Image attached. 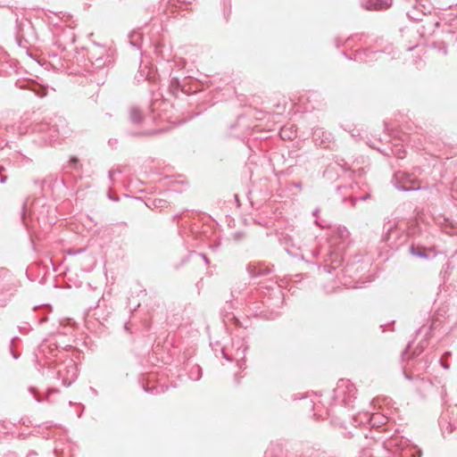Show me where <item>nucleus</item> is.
Segmentation results:
<instances>
[{"mask_svg": "<svg viewBox=\"0 0 457 457\" xmlns=\"http://www.w3.org/2000/svg\"><path fill=\"white\" fill-rule=\"evenodd\" d=\"M286 133V130L285 129H282L280 134H281V137L284 138V134Z\"/></svg>", "mask_w": 457, "mask_h": 457, "instance_id": "obj_3", "label": "nucleus"}, {"mask_svg": "<svg viewBox=\"0 0 457 457\" xmlns=\"http://www.w3.org/2000/svg\"><path fill=\"white\" fill-rule=\"evenodd\" d=\"M366 4L365 8L368 10H382L387 7L386 3L381 0H369Z\"/></svg>", "mask_w": 457, "mask_h": 457, "instance_id": "obj_1", "label": "nucleus"}, {"mask_svg": "<svg viewBox=\"0 0 457 457\" xmlns=\"http://www.w3.org/2000/svg\"><path fill=\"white\" fill-rule=\"evenodd\" d=\"M235 199H236V201H237V202H238V199H237V195H235Z\"/></svg>", "mask_w": 457, "mask_h": 457, "instance_id": "obj_4", "label": "nucleus"}, {"mask_svg": "<svg viewBox=\"0 0 457 457\" xmlns=\"http://www.w3.org/2000/svg\"><path fill=\"white\" fill-rule=\"evenodd\" d=\"M411 253L413 254V255H417L419 257H422V258H426L427 255L425 253H423L422 252L420 251H418L417 249H415L413 246L411 247Z\"/></svg>", "mask_w": 457, "mask_h": 457, "instance_id": "obj_2", "label": "nucleus"}]
</instances>
